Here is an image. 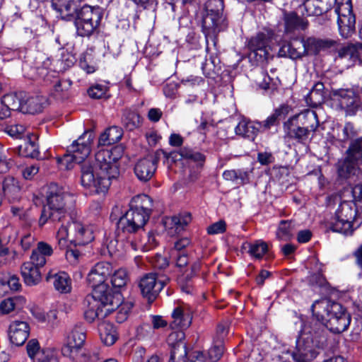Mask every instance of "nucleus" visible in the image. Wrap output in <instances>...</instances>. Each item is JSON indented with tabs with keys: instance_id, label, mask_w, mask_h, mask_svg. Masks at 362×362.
<instances>
[{
	"instance_id": "a878e982",
	"label": "nucleus",
	"mask_w": 362,
	"mask_h": 362,
	"mask_svg": "<svg viewBox=\"0 0 362 362\" xmlns=\"http://www.w3.org/2000/svg\"><path fill=\"white\" fill-rule=\"evenodd\" d=\"M81 0H52V6L63 19L69 20L78 9Z\"/></svg>"
},
{
	"instance_id": "f257e3e1",
	"label": "nucleus",
	"mask_w": 362,
	"mask_h": 362,
	"mask_svg": "<svg viewBox=\"0 0 362 362\" xmlns=\"http://www.w3.org/2000/svg\"><path fill=\"white\" fill-rule=\"evenodd\" d=\"M311 310L317 322L310 327H303L296 340V351H287L296 362H306L317 357L326 341L325 328L341 333L351 322V316L342 305L329 298L315 300Z\"/></svg>"
},
{
	"instance_id": "37998d69",
	"label": "nucleus",
	"mask_w": 362,
	"mask_h": 362,
	"mask_svg": "<svg viewBox=\"0 0 362 362\" xmlns=\"http://www.w3.org/2000/svg\"><path fill=\"white\" fill-rule=\"evenodd\" d=\"M76 62V58L74 54L62 49L61 52V57L58 59L57 63L59 65L60 71H65L71 67Z\"/></svg>"
},
{
	"instance_id": "e433bc0d",
	"label": "nucleus",
	"mask_w": 362,
	"mask_h": 362,
	"mask_svg": "<svg viewBox=\"0 0 362 362\" xmlns=\"http://www.w3.org/2000/svg\"><path fill=\"white\" fill-rule=\"evenodd\" d=\"M243 247L245 249L248 248L249 254L256 259L262 258L269 250L267 243L262 240L251 243L246 242L243 244Z\"/></svg>"
},
{
	"instance_id": "09e8293b",
	"label": "nucleus",
	"mask_w": 362,
	"mask_h": 362,
	"mask_svg": "<svg viewBox=\"0 0 362 362\" xmlns=\"http://www.w3.org/2000/svg\"><path fill=\"white\" fill-rule=\"evenodd\" d=\"M79 66L87 74H92L95 72L96 69L95 65L92 60L91 54L88 52L81 56L79 59Z\"/></svg>"
},
{
	"instance_id": "5701e85b",
	"label": "nucleus",
	"mask_w": 362,
	"mask_h": 362,
	"mask_svg": "<svg viewBox=\"0 0 362 362\" xmlns=\"http://www.w3.org/2000/svg\"><path fill=\"white\" fill-rule=\"evenodd\" d=\"M358 226L359 223L346 218L339 217V216L336 214H334L329 223V228L333 232L341 233L344 235H352L354 230Z\"/></svg>"
},
{
	"instance_id": "864d4df0",
	"label": "nucleus",
	"mask_w": 362,
	"mask_h": 362,
	"mask_svg": "<svg viewBox=\"0 0 362 362\" xmlns=\"http://www.w3.org/2000/svg\"><path fill=\"white\" fill-rule=\"evenodd\" d=\"M226 223L223 220H220L207 228V233L210 235L223 233L226 231Z\"/></svg>"
},
{
	"instance_id": "ddd939ff",
	"label": "nucleus",
	"mask_w": 362,
	"mask_h": 362,
	"mask_svg": "<svg viewBox=\"0 0 362 362\" xmlns=\"http://www.w3.org/2000/svg\"><path fill=\"white\" fill-rule=\"evenodd\" d=\"M223 11V0H209L205 4L202 19L204 29L214 33L221 31L225 27Z\"/></svg>"
},
{
	"instance_id": "f3484780",
	"label": "nucleus",
	"mask_w": 362,
	"mask_h": 362,
	"mask_svg": "<svg viewBox=\"0 0 362 362\" xmlns=\"http://www.w3.org/2000/svg\"><path fill=\"white\" fill-rule=\"evenodd\" d=\"M185 337L182 329L178 328L173 331L168 337L167 342L171 346L170 358L169 362L184 361V356L187 354L186 345L183 342Z\"/></svg>"
},
{
	"instance_id": "e2e57ef3",
	"label": "nucleus",
	"mask_w": 362,
	"mask_h": 362,
	"mask_svg": "<svg viewBox=\"0 0 362 362\" xmlns=\"http://www.w3.org/2000/svg\"><path fill=\"white\" fill-rule=\"evenodd\" d=\"M35 243V238L30 234L24 235L21 240V245L22 248L25 251L30 248V247Z\"/></svg>"
},
{
	"instance_id": "c756f323",
	"label": "nucleus",
	"mask_w": 362,
	"mask_h": 362,
	"mask_svg": "<svg viewBox=\"0 0 362 362\" xmlns=\"http://www.w3.org/2000/svg\"><path fill=\"white\" fill-rule=\"evenodd\" d=\"M40 268L39 266L35 265L30 261L23 263L21 269V274L28 286L36 285L40 282L41 279Z\"/></svg>"
},
{
	"instance_id": "6ab92c4d",
	"label": "nucleus",
	"mask_w": 362,
	"mask_h": 362,
	"mask_svg": "<svg viewBox=\"0 0 362 362\" xmlns=\"http://www.w3.org/2000/svg\"><path fill=\"white\" fill-rule=\"evenodd\" d=\"M29 324L23 320H13L8 327V338L11 343L20 346L24 344L30 334Z\"/></svg>"
},
{
	"instance_id": "6e6552de",
	"label": "nucleus",
	"mask_w": 362,
	"mask_h": 362,
	"mask_svg": "<svg viewBox=\"0 0 362 362\" xmlns=\"http://www.w3.org/2000/svg\"><path fill=\"white\" fill-rule=\"evenodd\" d=\"M68 196L69 194L64 189L57 184L49 185L46 194V203L43 206L39 220L40 226L45 225L48 221L59 222L66 218V203Z\"/></svg>"
},
{
	"instance_id": "13d9d810",
	"label": "nucleus",
	"mask_w": 362,
	"mask_h": 362,
	"mask_svg": "<svg viewBox=\"0 0 362 362\" xmlns=\"http://www.w3.org/2000/svg\"><path fill=\"white\" fill-rule=\"evenodd\" d=\"M30 262L40 267H42L46 264L47 258L41 253L37 252L36 249H34L30 256Z\"/></svg>"
},
{
	"instance_id": "69168bd1",
	"label": "nucleus",
	"mask_w": 362,
	"mask_h": 362,
	"mask_svg": "<svg viewBox=\"0 0 362 362\" xmlns=\"http://www.w3.org/2000/svg\"><path fill=\"white\" fill-rule=\"evenodd\" d=\"M153 266L155 268L163 269L168 266V261L166 257L158 255L153 261Z\"/></svg>"
},
{
	"instance_id": "8fccbe9b",
	"label": "nucleus",
	"mask_w": 362,
	"mask_h": 362,
	"mask_svg": "<svg viewBox=\"0 0 362 362\" xmlns=\"http://www.w3.org/2000/svg\"><path fill=\"white\" fill-rule=\"evenodd\" d=\"M180 156L183 158L197 163L199 165H202L205 159L204 156L199 152L186 148H182L180 151Z\"/></svg>"
},
{
	"instance_id": "3c124183",
	"label": "nucleus",
	"mask_w": 362,
	"mask_h": 362,
	"mask_svg": "<svg viewBox=\"0 0 362 362\" xmlns=\"http://www.w3.org/2000/svg\"><path fill=\"white\" fill-rule=\"evenodd\" d=\"M108 88L105 85L95 84L88 90L89 96L92 98L100 99L105 97Z\"/></svg>"
},
{
	"instance_id": "9d476101",
	"label": "nucleus",
	"mask_w": 362,
	"mask_h": 362,
	"mask_svg": "<svg viewBox=\"0 0 362 362\" xmlns=\"http://www.w3.org/2000/svg\"><path fill=\"white\" fill-rule=\"evenodd\" d=\"M86 334L83 328L75 327L67 334L61 351L72 362H88L90 354L85 348Z\"/></svg>"
},
{
	"instance_id": "39448f33",
	"label": "nucleus",
	"mask_w": 362,
	"mask_h": 362,
	"mask_svg": "<svg viewBox=\"0 0 362 362\" xmlns=\"http://www.w3.org/2000/svg\"><path fill=\"white\" fill-rule=\"evenodd\" d=\"M305 54H317L321 51H334L338 49L337 59L348 61L347 67L358 62L362 65V44H350L339 48V43L333 40H321L315 37H308L301 40Z\"/></svg>"
},
{
	"instance_id": "f704fd0d",
	"label": "nucleus",
	"mask_w": 362,
	"mask_h": 362,
	"mask_svg": "<svg viewBox=\"0 0 362 362\" xmlns=\"http://www.w3.org/2000/svg\"><path fill=\"white\" fill-rule=\"evenodd\" d=\"M21 186L18 180L13 177H7L3 182V191L8 200H16L20 197Z\"/></svg>"
},
{
	"instance_id": "79ce46f5",
	"label": "nucleus",
	"mask_w": 362,
	"mask_h": 362,
	"mask_svg": "<svg viewBox=\"0 0 362 362\" xmlns=\"http://www.w3.org/2000/svg\"><path fill=\"white\" fill-rule=\"evenodd\" d=\"M293 224L291 221H281L277 232L276 237L281 240H288L293 237Z\"/></svg>"
},
{
	"instance_id": "f03ea898",
	"label": "nucleus",
	"mask_w": 362,
	"mask_h": 362,
	"mask_svg": "<svg viewBox=\"0 0 362 362\" xmlns=\"http://www.w3.org/2000/svg\"><path fill=\"white\" fill-rule=\"evenodd\" d=\"M112 272L110 263L100 262L95 264L88 274L87 280L93 291L91 296L86 298L88 306L84 316L89 322L107 317L116 309H119L117 320L122 322L127 319L132 307V304L122 303L120 293L111 294L105 281Z\"/></svg>"
},
{
	"instance_id": "4d7b16f0",
	"label": "nucleus",
	"mask_w": 362,
	"mask_h": 362,
	"mask_svg": "<svg viewBox=\"0 0 362 362\" xmlns=\"http://www.w3.org/2000/svg\"><path fill=\"white\" fill-rule=\"evenodd\" d=\"M175 362H206L205 356L202 351H193L186 359L184 356V361L180 360Z\"/></svg>"
},
{
	"instance_id": "7c9ffc66",
	"label": "nucleus",
	"mask_w": 362,
	"mask_h": 362,
	"mask_svg": "<svg viewBox=\"0 0 362 362\" xmlns=\"http://www.w3.org/2000/svg\"><path fill=\"white\" fill-rule=\"evenodd\" d=\"M47 102V98L42 95H36L28 97L25 94V98L23 100V112L30 114L40 112L42 110Z\"/></svg>"
},
{
	"instance_id": "4c0bfd02",
	"label": "nucleus",
	"mask_w": 362,
	"mask_h": 362,
	"mask_svg": "<svg viewBox=\"0 0 362 362\" xmlns=\"http://www.w3.org/2000/svg\"><path fill=\"white\" fill-rule=\"evenodd\" d=\"M285 28L287 32L296 29L305 30L308 26V21L300 18L293 12L288 13L284 15Z\"/></svg>"
},
{
	"instance_id": "a211bd4d",
	"label": "nucleus",
	"mask_w": 362,
	"mask_h": 362,
	"mask_svg": "<svg viewBox=\"0 0 362 362\" xmlns=\"http://www.w3.org/2000/svg\"><path fill=\"white\" fill-rule=\"evenodd\" d=\"M25 93L19 92L4 95L1 99L0 110V119H3L10 116L11 111H20L23 112V100Z\"/></svg>"
},
{
	"instance_id": "473e14b6",
	"label": "nucleus",
	"mask_w": 362,
	"mask_h": 362,
	"mask_svg": "<svg viewBox=\"0 0 362 362\" xmlns=\"http://www.w3.org/2000/svg\"><path fill=\"white\" fill-rule=\"evenodd\" d=\"M122 130L118 127H111L100 134L98 140L99 146H110L118 142L122 136Z\"/></svg>"
},
{
	"instance_id": "5fc2aeb1",
	"label": "nucleus",
	"mask_w": 362,
	"mask_h": 362,
	"mask_svg": "<svg viewBox=\"0 0 362 362\" xmlns=\"http://www.w3.org/2000/svg\"><path fill=\"white\" fill-rule=\"evenodd\" d=\"M180 87H181L180 83L170 82L164 86L163 93L167 98H174Z\"/></svg>"
},
{
	"instance_id": "6e6d98bb",
	"label": "nucleus",
	"mask_w": 362,
	"mask_h": 362,
	"mask_svg": "<svg viewBox=\"0 0 362 362\" xmlns=\"http://www.w3.org/2000/svg\"><path fill=\"white\" fill-rule=\"evenodd\" d=\"M81 257L82 255L78 250L70 249L66 252V259L71 265H76Z\"/></svg>"
},
{
	"instance_id": "c03bdc74",
	"label": "nucleus",
	"mask_w": 362,
	"mask_h": 362,
	"mask_svg": "<svg viewBox=\"0 0 362 362\" xmlns=\"http://www.w3.org/2000/svg\"><path fill=\"white\" fill-rule=\"evenodd\" d=\"M122 122L127 129L132 131L139 126L140 117L134 112H128L124 115Z\"/></svg>"
},
{
	"instance_id": "774afa93",
	"label": "nucleus",
	"mask_w": 362,
	"mask_h": 362,
	"mask_svg": "<svg viewBox=\"0 0 362 362\" xmlns=\"http://www.w3.org/2000/svg\"><path fill=\"white\" fill-rule=\"evenodd\" d=\"M36 362H58V361L53 351L47 350L45 354L39 358Z\"/></svg>"
},
{
	"instance_id": "1a4fd4ad",
	"label": "nucleus",
	"mask_w": 362,
	"mask_h": 362,
	"mask_svg": "<svg viewBox=\"0 0 362 362\" xmlns=\"http://www.w3.org/2000/svg\"><path fill=\"white\" fill-rule=\"evenodd\" d=\"M346 153V158L339 167V175L344 178L358 176L359 167L362 165V136L351 141ZM351 193L355 201L362 199V184L355 185Z\"/></svg>"
},
{
	"instance_id": "2f4dec72",
	"label": "nucleus",
	"mask_w": 362,
	"mask_h": 362,
	"mask_svg": "<svg viewBox=\"0 0 362 362\" xmlns=\"http://www.w3.org/2000/svg\"><path fill=\"white\" fill-rule=\"evenodd\" d=\"M300 41L294 40L290 43H287L281 46L279 49V54L281 57H289L293 59L300 58L305 55L303 47Z\"/></svg>"
},
{
	"instance_id": "b1692460",
	"label": "nucleus",
	"mask_w": 362,
	"mask_h": 362,
	"mask_svg": "<svg viewBox=\"0 0 362 362\" xmlns=\"http://www.w3.org/2000/svg\"><path fill=\"white\" fill-rule=\"evenodd\" d=\"M267 43V35L264 33H258L249 42V47L251 50L250 54H254L255 57H258L257 60L263 61L267 59L269 56Z\"/></svg>"
},
{
	"instance_id": "ea45409f",
	"label": "nucleus",
	"mask_w": 362,
	"mask_h": 362,
	"mask_svg": "<svg viewBox=\"0 0 362 362\" xmlns=\"http://www.w3.org/2000/svg\"><path fill=\"white\" fill-rule=\"evenodd\" d=\"M337 132L336 138L339 141L343 143L348 141L358 135V132L356 130L354 124L350 122H346L343 127L339 126L337 127Z\"/></svg>"
},
{
	"instance_id": "412c9836",
	"label": "nucleus",
	"mask_w": 362,
	"mask_h": 362,
	"mask_svg": "<svg viewBox=\"0 0 362 362\" xmlns=\"http://www.w3.org/2000/svg\"><path fill=\"white\" fill-rule=\"evenodd\" d=\"M46 279L48 282H51L55 290L61 293H69L71 291V279L65 272L50 270L46 276Z\"/></svg>"
},
{
	"instance_id": "a18cd8bd",
	"label": "nucleus",
	"mask_w": 362,
	"mask_h": 362,
	"mask_svg": "<svg viewBox=\"0 0 362 362\" xmlns=\"http://www.w3.org/2000/svg\"><path fill=\"white\" fill-rule=\"evenodd\" d=\"M127 281V272L124 269L116 270L111 278V283L115 288H122L126 285Z\"/></svg>"
},
{
	"instance_id": "c9c22d12",
	"label": "nucleus",
	"mask_w": 362,
	"mask_h": 362,
	"mask_svg": "<svg viewBox=\"0 0 362 362\" xmlns=\"http://www.w3.org/2000/svg\"><path fill=\"white\" fill-rule=\"evenodd\" d=\"M356 202L354 199L352 201H343L340 203L338 206L335 214L348 218L350 221H355L357 223L356 218L357 210H356Z\"/></svg>"
},
{
	"instance_id": "aec40b11",
	"label": "nucleus",
	"mask_w": 362,
	"mask_h": 362,
	"mask_svg": "<svg viewBox=\"0 0 362 362\" xmlns=\"http://www.w3.org/2000/svg\"><path fill=\"white\" fill-rule=\"evenodd\" d=\"M191 221V214L183 213L171 217H165L163 220V223L168 234L174 236L184 230Z\"/></svg>"
},
{
	"instance_id": "de8ad7c7",
	"label": "nucleus",
	"mask_w": 362,
	"mask_h": 362,
	"mask_svg": "<svg viewBox=\"0 0 362 362\" xmlns=\"http://www.w3.org/2000/svg\"><path fill=\"white\" fill-rule=\"evenodd\" d=\"M223 353V346L221 341L214 344L208 351V358H206V362L218 361Z\"/></svg>"
},
{
	"instance_id": "20e7f679",
	"label": "nucleus",
	"mask_w": 362,
	"mask_h": 362,
	"mask_svg": "<svg viewBox=\"0 0 362 362\" xmlns=\"http://www.w3.org/2000/svg\"><path fill=\"white\" fill-rule=\"evenodd\" d=\"M303 8L304 14L308 16H318L333 8L341 37L348 38L355 31L356 18L351 0H305Z\"/></svg>"
},
{
	"instance_id": "dca6fc26",
	"label": "nucleus",
	"mask_w": 362,
	"mask_h": 362,
	"mask_svg": "<svg viewBox=\"0 0 362 362\" xmlns=\"http://www.w3.org/2000/svg\"><path fill=\"white\" fill-rule=\"evenodd\" d=\"M165 284V279L158 277L155 273L146 274L140 281L139 287L142 295L149 302L153 301Z\"/></svg>"
},
{
	"instance_id": "393cba45",
	"label": "nucleus",
	"mask_w": 362,
	"mask_h": 362,
	"mask_svg": "<svg viewBox=\"0 0 362 362\" xmlns=\"http://www.w3.org/2000/svg\"><path fill=\"white\" fill-rule=\"evenodd\" d=\"M261 129L262 123L244 118L239 122L235 132L237 135L253 141Z\"/></svg>"
},
{
	"instance_id": "4468645a",
	"label": "nucleus",
	"mask_w": 362,
	"mask_h": 362,
	"mask_svg": "<svg viewBox=\"0 0 362 362\" xmlns=\"http://www.w3.org/2000/svg\"><path fill=\"white\" fill-rule=\"evenodd\" d=\"M332 95L339 100L341 109L345 111L346 115L354 116L360 110L361 99L352 88H339L332 91Z\"/></svg>"
},
{
	"instance_id": "052dcab7",
	"label": "nucleus",
	"mask_w": 362,
	"mask_h": 362,
	"mask_svg": "<svg viewBox=\"0 0 362 362\" xmlns=\"http://www.w3.org/2000/svg\"><path fill=\"white\" fill-rule=\"evenodd\" d=\"M153 238L148 237V243H136V242H132V247L134 250H143V251H148L150 250L153 247Z\"/></svg>"
},
{
	"instance_id": "a19ab883",
	"label": "nucleus",
	"mask_w": 362,
	"mask_h": 362,
	"mask_svg": "<svg viewBox=\"0 0 362 362\" xmlns=\"http://www.w3.org/2000/svg\"><path fill=\"white\" fill-rule=\"evenodd\" d=\"M47 350L48 349H42L38 341L35 339L28 341L26 345L28 356L33 362H36L39 358L43 356Z\"/></svg>"
},
{
	"instance_id": "bf43d9fd",
	"label": "nucleus",
	"mask_w": 362,
	"mask_h": 362,
	"mask_svg": "<svg viewBox=\"0 0 362 362\" xmlns=\"http://www.w3.org/2000/svg\"><path fill=\"white\" fill-rule=\"evenodd\" d=\"M35 249L37 252L41 253L46 258L50 257L53 253L52 246L45 242H39Z\"/></svg>"
},
{
	"instance_id": "0eeeda50",
	"label": "nucleus",
	"mask_w": 362,
	"mask_h": 362,
	"mask_svg": "<svg viewBox=\"0 0 362 362\" xmlns=\"http://www.w3.org/2000/svg\"><path fill=\"white\" fill-rule=\"evenodd\" d=\"M94 226L83 224L76 214H72L67 224L63 223L57 230L56 238L60 248L66 247L69 238L75 245H86L94 240Z\"/></svg>"
},
{
	"instance_id": "680f3d73",
	"label": "nucleus",
	"mask_w": 362,
	"mask_h": 362,
	"mask_svg": "<svg viewBox=\"0 0 362 362\" xmlns=\"http://www.w3.org/2000/svg\"><path fill=\"white\" fill-rule=\"evenodd\" d=\"M257 160L262 165H268L274 162V157L271 153H259Z\"/></svg>"
},
{
	"instance_id": "9b49d317",
	"label": "nucleus",
	"mask_w": 362,
	"mask_h": 362,
	"mask_svg": "<svg viewBox=\"0 0 362 362\" xmlns=\"http://www.w3.org/2000/svg\"><path fill=\"white\" fill-rule=\"evenodd\" d=\"M95 135L93 131H86L71 145L69 151L62 158H57V163L61 169L69 170L72 168V163H80L88 156L91 151V144Z\"/></svg>"
},
{
	"instance_id": "603ef678",
	"label": "nucleus",
	"mask_w": 362,
	"mask_h": 362,
	"mask_svg": "<svg viewBox=\"0 0 362 362\" xmlns=\"http://www.w3.org/2000/svg\"><path fill=\"white\" fill-rule=\"evenodd\" d=\"M25 129V127L21 124H13L6 126L5 132L11 136L18 139L21 136Z\"/></svg>"
},
{
	"instance_id": "cd10ccee",
	"label": "nucleus",
	"mask_w": 362,
	"mask_h": 362,
	"mask_svg": "<svg viewBox=\"0 0 362 362\" xmlns=\"http://www.w3.org/2000/svg\"><path fill=\"white\" fill-rule=\"evenodd\" d=\"M291 118L310 133L315 132L319 125L317 115L313 110H305Z\"/></svg>"
},
{
	"instance_id": "49530a36",
	"label": "nucleus",
	"mask_w": 362,
	"mask_h": 362,
	"mask_svg": "<svg viewBox=\"0 0 362 362\" xmlns=\"http://www.w3.org/2000/svg\"><path fill=\"white\" fill-rule=\"evenodd\" d=\"M204 81L202 77L194 75H189L180 80V86L186 88L194 89L204 84Z\"/></svg>"
},
{
	"instance_id": "58836bf2",
	"label": "nucleus",
	"mask_w": 362,
	"mask_h": 362,
	"mask_svg": "<svg viewBox=\"0 0 362 362\" xmlns=\"http://www.w3.org/2000/svg\"><path fill=\"white\" fill-rule=\"evenodd\" d=\"M71 86V82L68 79L59 80L54 86L51 93V97L56 100H64L69 97V90Z\"/></svg>"
},
{
	"instance_id": "bb28decb",
	"label": "nucleus",
	"mask_w": 362,
	"mask_h": 362,
	"mask_svg": "<svg viewBox=\"0 0 362 362\" xmlns=\"http://www.w3.org/2000/svg\"><path fill=\"white\" fill-rule=\"evenodd\" d=\"M284 129L288 137L296 140L298 142L303 143L306 141L310 132L305 127L300 126L298 123L290 118L284 124Z\"/></svg>"
},
{
	"instance_id": "72a5a7b5",
	"label": "nucleus",
	"mask_w": 362,
	"mask_h": 362,
	"mask_svg": "<svg viewBox=\"0 0 362 362\" xmlns=\"http://www.w3.org/2000/svg\"><path fill=\"white\" fill-rule=\"evenodd\" d=\"M25 302V298L21 296L6 298L0 303V313L6 315L14 310L22 309Z\"/></svg>"
},
{
	"instance_id": "f8f14e48",
	"label": "nucleus",
	"mask_w": 362,
	"mask_h": 362,
	"mask_svg": "<svg viewBox=\"0 0 362 362\" xmlns=\"http://www.w3.org/2000/svg\"><path fill=\"white\" fill-rule=\"evenodd\" d=\"M74 24L76 32L81 36H89L98 28L102 19L100 7L84 6L75 13Z\"/></svg>"
},
{
	"instance_id": "423d86ee",
	"label": "nucleus",
	"mask_w": 362,
	"mask_h": 362,
	"mask_svg": "<svg viewBox=\"0 0 362 362\" xmlns=\"http://www.w3.org/2000/svg\"><path fill=\"white\" fill-rule=\"evenodd\" d=\"M153 201L146 194H139L131 200L130 209L119 219L117 228L127 233L142 230L149 219Z\"/></svg>"
},
{
	"instance_id": "c85d7f7f",
	"label": "nucleus",
	"mask_w": 362,
	"mask_h": 362,
	"mask_svg": "<svg viewBox=\"0 0 362 362\" xmlns=\"http://www.w3.org/2000/svg\"><path fill=\"white\" fill-rule=\"evenodd\" d=\"M106 317H105V318ZM104 319L96 318L100 322L98 324V331L102 342L107 345L111 346L115 343L117 339V332L112 323L108 321H102Z\"/></svg>"
},
{
	"instance_id": "0e129e2a",
	"label": "nucleus",
	"mask_w": 362,
	"mask_h": 362,
	"mask_svg": "<svg viewBox=\"0 0 362 362\" xmlns=\"http://www.w3.org/2000/svg\"><path fill=\"white\" fill-rule=\"evenodd\" d=\"M25 149L27 151L26 156L34 158L38 155V148L34 141H29L25 144Z\"/></svg>"
},
{
	"instance_id": "7ed1b4c3",
	"label": "nucleus",
	"mask_w": 362,
	"mask_h": 362,
	"mask_svg": "<svg viewBox=\"0 0 362 362\" xmlns=\"http://www.w3.org/2000/svg\"><path fill=\"white\" fill-rule=\"evenodd\" d=\"M123 149L115 146L112 149L99 150L93 163H85L81 167V185L95 194H105L111 180L119 174L118 161Z\"/></svg>"
},
{
	"instance_id": "2eb2a0df",
	"label": "nucleus",
	"mask_w": 362,
	"mask_h": 362,
	"mask_svg": "<svg viewBox=\"0 0 362 362\" xmlns=\"http://www.w3.org/2000/svg\"><path fill=\"white\" fill-rule=\"evenodd\" d=\"M162 153H165L161 150L157 151L154 155H149L137 160L134 171L139 180L146 182L153 176L157 168L159 156Z\"/></svg>"
},
{
	"instance_id": "4be33fe9",
	"label": "nucleus",
	"mask_w": 362,
	"mask_h": 362,
	"mask_svg": "<svg viewBox=\"0 0 362 362\" xmlns=\"http://www.w3.org/2000/svg\"><path fill=\"white\" fill-rule=\"evenodd\" d=\"M192 311L186 305H179L174 309L172 313L173 319L171 324L173 328L187 329L192 323Z\"/></svg>"
},
{
	"instance_id": "338daca9",
	"label": "nucleus",
	"mask_w": 362,
	"mask_h": 362,
	"mask_svg": "<svg viewBox=\"0 0 362 362\" xmlns=\"http://www.w3.org/2000/svg\"><path fill=\"white\" fill-rule=\"evenodd\" d=\"M39 171V167L35 165H33L28 167H26L23 171V177L28 180L31 179L35 175H36Z\"/></svg>"
}]
</instances>
